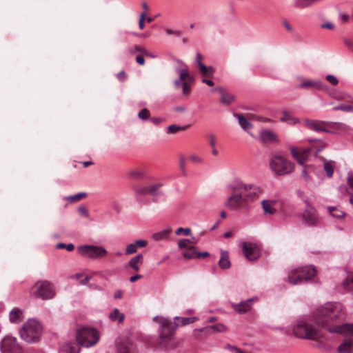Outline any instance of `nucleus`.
I'll return each instance as SVG.
<instances>
[{"mask_svg": "<svg viewBox=\"0 0 353 353\" xmlns=\"http://www.w3.org/2000/svg\"><path fill=\"white\" fill-rule=\"evenodd\" d=\"M344 305L339 302L327 303L319 307L310 316L299 319L294 327V334L301 339L325 340L324 334L312 323L326 328L330 333L353 336V323L340 324L345 317Z\"/></svg>", "mask_w": 353, "mask_h": 353, "instance_id": "obj_1", "label": "nucleus"}, {"mask_svg": "<svg viewBox=\"0 0 353 353\" xmlns=\"http://www.w3.org/2000/svg\"><path fill=\"white\" fill-rule=\"evenodd\" d=\"M174 319L178 321V323L171 321L168 318L161 316H156L153 318V321L159 324L160 343L162 346L166 345L172 340L179 325H186L199 319L195 316H176Z\"/></svg>", "mask_w": 353, "mask_h": 353, "instance_id": "obj_2", "label": "nucleus"}, {"mask_svg": "<svg viewBox=\"0 0 353 353\" xmlns=\"http://www.w3.org/2000/svg\"><path fill=\"white\" fill-rule=\"evenodd\" d=\"M43 332V324L34 318L27 320L19 331L21 338L30 343L40 341Z\"/></svg>", "mask_w": 353, "mask_h": 353, "instance_id": "obj_3", "label": "nucleus"}, {"mask_svg": "<svg viewBox=\"0 0 353 353\" xmlns=\"http://www.w3.org/2000/svg\"><path fill=\"white\" fill-rule=\"evenodd\" d=\"M316 274V269L312 265L297 268L289 271L288 276L284 279L292 285H299L304 281L311 280Z\"/></svg>", "mask_w": 353, "mask_h": 353, "instance_id": "obj_4", "label": "nucleus"}, {"mask_svg": "<svg viewBox=\"0 0 353 353\" xmlns=\"http://www.w3.org/2000/svg\"><path fill=\"white\" fill-rule=\"evenodd\" d=\"M99 331L92 327H81L76 331V339L79 345L84 347H91L99 341Z\"/></svg>", "mask_w": 353, "mask_h": 353, "instance_id": "obj_5", "label": "nucleus"}, {"mask_svg": "<svg viewBox=\"0 0 353 353\" xmlns=\"http://www.w3.org/2000/svg\"><path fill=\"white\" fill-rule=\"evenodd\" d=\"M269 163L271 170L276 175L288 174L294 170L293 163L281 154L272 156L270 159Z\"/></svg>", "mask_w": 353, "mask_h": 353, "instance_id": "obj_6", "label": "nucleus"}, {"mask_svg": "<svg viewBox=\"0 0 353 353\" xmlns=\"http://www.w3.org/2000/svg\"><path fill=\"white\" fill-rule=\"evenodd\" d=\"M32 295L42 300H49L55 295V291L52 284L48 281H39L32 288Z\"/></svg>", "mask_w": 353, "mask_h": 353, "instance_id": "obj_7", "label": "nucleus"}, {"mask_svg": "<svg viewBox=\"0 0 353 353\" xmlns=\"http://www.w3.org/2000/svg\"><path fill=\"white\" fill-rule=\"evenodd\" d=\"M79 253L85 257L90 259L101 258L107 255V250L100 245H83L77 247Z\"/></svg>", "mask_w": 353, "mask_h": 353, "instance_id": "obj_8", "label": "nucleus"}, {"mask_svg": "<svg viewBox=\"0 0 353 353\" xmlns=\"http://www.w3.org/2000/svg\"><path fill=\"white\" fill-rule=\"evenodd\" d=\"M305 208L302 213L298 214V217L303 219V224L307 226L316 225L319 222V216L316 209L311 205L307 199L305 200Z\"/></svg>", "mask_w": 353, "mask_h": 353, "instance_id": "obj_9", "label": "nucleus"}, {"mask_svg": "<svg viewBox=\"0 0 353 353\" xmlns=\"http://www.w3.org/2000/svg\"><path fill=\"white\" fill-rule=\"evenodd\" d=\"M243 252L246 259L254 261L259 258L261 250L259 247L252 242L244 241L241 243Z\"/></svg>", "mask_w": 353, "mask_h": 353, "instance_id": "obj_10", "label": "nucleus"}, {"mask_svg": "<svg viewBox=\"0 0 353 353\" xmlns=\"http://www.w3.org/2000/svg\"><path fill=\"white\" fill-rule=\"evenodd\" d=\"M1 353H19L20 347L14 337L6 336L0 343Z\"/></svg>", "mask_w": 353, "mask_h": 353, "instance_id": "obj_11", "label": "nucleus"}, {"mask_svg": "<svg viewBox=\"0 0 353 353\" xmlns=\"http://www.w3.org/2000/svg\"><path fill=\"white\" fill-rule=\"evenodd\" d=\"M303 123L310 130L316 132H323L327 133L331 132L329 131V129L327 128V121L305 119H304Z\"/></svg>", "mask_w": 353, "mask_h": 353, "instance_id": "obj_12", "label": "nucleus"}, {"mask_svg": "<svg viewBox=\"0 0 353 353\" xmlns=\"http://www.w3.org/2000/svg\"><path fill=\"white\" fill-rule=\"evenodd\" d=\"M299 88H312L319 90H327V85L321 79H303L301 82L298 85Z\"/></svg>", "mask_w": 353, "mask_h": 353, "instance_id": "obj_13", "label": "nucleus"}, {"mask_svg": "<svg viewBox=\"0 0 353 353\" xmlns=\"http://www.w3.org/2000/svg\"><path fill=\"white\" fill-rule=\"evenodd\" d=\"M245 202H246V200L243 192H239V193H233L230 195L225 203V205L231 210H236Z\"/></svg>", "mask_w": 353, "mask_h": 353, "instance_id": "obj_14", "label": "nucleus"}, {"mask_svg": "<svg viewBox=\"0 0 353 353\" xmlns=\"http://www.w3.org/2000/svg\"><path fill=\"white\" fill-rule=\"evenodd\" d=\"M257 301L256 297L250 298L239 303H232V307L239 314H242L250 311L252 307L253 301Z\"/></svg>", "mask_w": 353, "mask_h": 353, "instance_id": "obj_15", "label": "nucleus"}, {"mask_svg": "<svg viewBox=\"0 0 353 353\" xmlns=\"http://www.w3.org/2000/svg\"><path fill=\"white\" fill-rule=\"evenodd\" d=\"M212 91H217L220 95V103L225 105H229L234 101L235 97L230 93L225 88L220 86L214 88Z\"/></svg>", "mask_w": 353, "mask_h": 353, "instance_id": "obj_16", "label": "nucleus"}, {"mask_svg": "<svg viewBox=\"0 0 353 353\" xmlns=\"http://www.w3.org/2000/svg\"><path fill=\"white\" fill-rule=\"evenodd\" d=\"M310 148H307L302 150H299L296 147L291 146L290 150L292 156L297 161L300 165H304L307 156L308 152L310 151Z\"/></svg>", "mask_w": 353, "mask_h": 353, "instance_id": "obj_17", "label": "nucleus"}, {"mask_svg": "<svg viewBox=\"0 0 353 353\" xmlns=\"http://www.w3.org/2000/svg\"><path fill=\"white\" fill-rule=\"evenodd\" d=\"M248 186H250V188H248L243 192L244 197L246 201L250 200H254L261 194V188L254 184H248Z\"/></svg>", "mask_w": 353, "mask_h": 353, "instance_id": "obj_18", "label": "nucleus"}, {"mask_svg": "<svg viewBox=\"0 0 353 353\" xmlns=\"http://www.w3.org/2000/svg\"><path fill=\"white\" fill-rule=\"evenodd\" d=\"M259 139L263 143L278 142L277 135L271 130H263L259 134Z\"/></svg>", "mask_w": 353, "mask_h": 353, "instance_id": "obj_19", "label": "nucleus"}, {"mask_svg": "<svg viewBox=\"0 0 353 353\" xmlns=\"http://www.w3.org/2000/svg\"><path fill=\"white\" fill-rule=\"evenodd\" d=\"M327 128L330 132L329 134H337L346 131L348 129L347 125L341 122L328 121Z\"/></svg>", "mask_w": 353, "mask_h": 353, "instance_id": "obj_20", "label": "nucleus"}, {"mask_svg": "<svg viewBox=\"0 0 353 353\" xmlns=\"http://www.w3.org/2000/svg\"><path fill=\"white\" fill-rule=\"evenodd\" d=\"M148 242L145 240H137L128 244L126 246L125 254L129 255L137 252L138 248H144L147 245Z\"/></svg>", "mask_w": 353, "mask_h": 353, "instance_id": "obj_21", "label": "nucleus"}, {"mask_svg": "<svg viewBox=\"0 0 353 353\" xmlns=\"http://www.w3.org/2000/svg\"><path fill=\"white\" fill-rule=\"evenodd\" d=\"M233 116L237 119L241 128L244 131L249 132L252 129V124L243 114L234 113Z\"/></svg>", "mask_w": 353, "mask_h": 353, "instance_id": "obj_22", "label": "nucleus"}, {"mask_svg": "<svg viewBox=\"0 0 353 353\" xmlns=\"http://www.w3.org/2000/svg\"><path fill=\"white\" fill-rule=\"evenodd\" d=\"M172 231V230L170 227H167L161 231L154 233L152 234V239L156 241L168 240L170 238Z\"/></svg>", "mask_w": 353, "mask_h": 353, "instance_id": "obj_23", "label": "nucleus"}, {"mask_svg": "<svg viewBox=\"0 0 353 353\" xmlns=\"http://www.w3.org/2000/svg\"><path fill=\"white\" fill-rule=\"evenodd\" d=\"M276 200H263L261 201L262 208L265 214H274L276 212L275 205Z\"/></svg>", "mask_w": 353, "mask_h": 353, "instance_id": "obj_24", "label": "nucleus"}, {"mask_svg": "<svg viewBox=\"0 0 353 353\" xmlns=\"http://www.w3.org/2000/svg\"><path fill=\"white\" fill-rule=\"evenodd\" d=\"M280 121L286 123L288 125H295L300 122L299 119L294 117L291 113H290L288 110L282 111V117L280 118Z\"/></svg>", "mask_w": 353, "mask_h": 353, "instance_id": "obj_25", "label": "nucleus"}, {"mask_svg": "<svg viewBox=\"0 0 353 353\" xmlns=\"http://www.w3.org/2000/svg\"><path fill=\"white\" fill-rule=\"evenodd\" d=\"M134 350L133 343L128 340L122 341L117 347L118 353H134Z\"/></svg>", "mask_w": 353, "mask_h": 353, "instance_id": "obj_26", "label": "nucleus"}, {"mask_svg": "<svg viewBox=\"0 0 353 353\" xmlns=\"http://www.w3.org/2000/svg\"><path fill=\"white\" fill-rule=\"evenodd\" d=\"M339 353H353V338L346 339L338 347Z\"/></svg>", "mask_w": 353, "mask_h": 353, "instance_id": "obj_27", "label": "nucleus"}, {"mask_svg": "<svg viewBox=\"0 0 353 353\" xmlns=\"http://www.w3.org/2000/svg\"><path fill=\"white\" fill-rule=\"evenodd\" d=\"M23 318V311L18 307H14L10 312L9 319L11 323H18L22 321Z\"/></svg>", "mask_w": 353, "mask_h": 353, "instance_id": "obj_28", "label": "nucleus"}, {"mask_svg": "<svg viewBox=\"0 0 353 353\" xmlns=\"http://www.w3.org/2000/svg\"><path fill=\"white\" fill-rule=\"evenodd\" d=\"M230 265L231 263L229 259V252L228 251L222 250L219 260V266L221 269L227 270L230 268Z\"/></svg>", "mask_w": 353, "mask_h": 353, "instance_id": "obj_29", "label": "nucleus"}, {"mask_svg": "<svg viewBox=\"0 0 353 353\" xmlns=\"http://www.w3.org/2000/svg\"><path fill=\"white\" fill-rule=\"evenodd\" d=\"M59 353H79V347L75 343H67L61 347Z\"/></svg>", "mask_w": 353, "mask_h": 353, "instance_id": "obj_30", "label": "nucleus"}, {"mask_svg": "<svg viewBox=\"0 0 353 353\" xmlns=\"http://www.w3.org/2000/svg\"><path fill=\"white\" fill-rule=\"evenodd\" d=\"M143 256L142 254H139L132 257L128 262L130 268L134 271L138 272L139 270V264H141L143 263Z\"/></svg>", "mask_w": 353, "mask_h": 353, "instance_id": "obj_31", "label": "nucleus"}, {"mask_svg": "<svg viewBox=\"0 0 353 353\" xmlns=\"http://www.w3.org/2000/svg\"><path fill=\"white\" fill-rule=\"evenodd\" d=\"M327 211L332 216L336 219H341L346 214L344 211L337 206H329L327 207Z\"/></svg>", "mask_w": 353, "mask_h": 353, "instance_id": "obj_32", "label": "nucleus"}, {"mask_svg": "<svg viewBox=\"0 0 353 353\" xmlns=\"http://www.w3.org/2000/svg\"><path fill=\"white\" fill-rule=\"evenodd\" d=\"M109 318L112 321H117L121 323L123 321L125 315L123 313H120L117 308H114L111 312H110Z\"/></svg>", "mask_w": 353, "mask_h": 353, "instance_id": "obj_33", "label": "nucleus"}, {"mask_svg": "<svg viewBox=\"0 0 353 353\" xmlns=\"http://www.w3.org/2000/svg\"><path fill=\"white\" fill-rule=\"evenodd\" d=\"M176 72L179 75V79L183 81V82L186 81L185 79L188 78H190V81L192 80L189 74L188 66L186 65H183V67L176 68Z\"/></svg>", "mask_w": 353, "mask_h": 353, "instance_id": "obj_34", "label": "nucleus"}, {"mask_svg": "<svg viewBox=\"0 0 353 353\" xmlns=\"http://www.w3.org/2000/svg\"><path fill=\"white\" fill-rule=\"evenodd\" d=\"M161 186V183H155V184L149 185L148 186L149 194L151 196L157 198L158 196H159L161 194V192L159 190Z\"/></svg>", "mask_w": 353, "mask_h": 353, "instance_id": "obj_35", "label": "nucleus"}, {"mask_svg": "<svg viewBox=\"0 0 353 353\" xmlns=\"http://www.w3.org/2000/svg\"><path fill=\"white\" fill-rule=\"evenodd\" d=\"M248 184L244 183L240 179H235L233 181V189L239 190L240 192L250 188V186H248Z\"/></svg>", "mask_w": 353, "mask_h": 353, "instance_id": "obj_36", "label": "nucleus"}, {"mask_svg": "<svg viewBox=\"0 0 353 353\" xmlns=\"http://www.w3.org/2000/svg\"><path fill=\"white\" fill-rule=\"evenodd\" d=\"M334 162L332 161H325L323 163V168L325 171L327 176L331 178L334 172Z\"/></svg>", "mask_w": 353, "mask_h": 353, "instance_id": "obj_37", "label": "nucleus"}, {"mask_svg": "<svg viewBox=\"0 0 353 353\" xmlns=\"http://www.w3.org/2000/svg\"><path fill=\"white\" fill-rule=\"evenodd\" d=\"M201 74L205 77H212L214 73V69L212 66H206L205 65H201L199 67Z\"/></svg>", "mask_w": 353, "mask_h": 353, "instance_id": "obj_38", "label": "nucleus"}, {"mask_svg": "<svg viewBox=\"0 0 353 353\" xmlns=\"http://www.w3.org/2000/svg\"><path fill=\"white\" fill-rule=\"evenodd\" d=\"M343 285L346 290H353V272L348 274L346 279L343 281Z\"/></svg>", "mask_w": 353, "mask_h": 353, "instance_id": "obj_39", "label": "nucleus"}, {"mask_svg": "<svg viewBox=\"0 0 353 353\" xmlns=\"http://www.w3.org/2000/svg\"><path fill=\"white\" fill-rule=\"evenodd\" d=\"M187 128H188V126H180V125L173 124V125H170L168 128L166 132L168 134H176L181 130H186Z\"/></svg>", "mask_w": 353, "mask_h": 353, "instance_id": "obj_40", "label": "nucleus"}, {"mask_svg": "<svg viewBox=\"0 0 353 353\" xmlns=\"http://www.w3.org/2000/svg\"><path fill=\"white\" fill-rule=\"evenodd\" d=\"M208 139H209V143H210V145L211 146L212 148V154L214 155V156H217L218 154H219V152L218 150L216 149L215 148V145H216V139H215V136L214 134H208Z\"/></svg>", "mask_w": 353, "mask_h": 353, "instance_id": "obj_41", "label": "nucleus"}, {"mask_svg": "<svg viewBox=\"0 0 353 353\" xmlns=\"http://www.w3.org/2000/svg\"><path fill=\"white\" fill-rule=\"evenodd\" d=\"M183 256L188 259L196 258V250L195 247L190 246L185 251H184Z\"/></svg>", "mask_w": 353, "mask_h": 353, "instance_id": "obj_42", "label": "nucleus"}, {"mask_svg": "<svg viewBox=\"0 0 353 353\" xmlns=\"http://www.w3.org/2000/svg\"><path fill=\"white\" fill-rule=\"evenodd\" d=\"M86 196V193L85 192H79L74 195H70L68 196L64 197V199L70 202H74L78 200H80L81 199L85 197Z\"/></svg>", "mask_w": 353, "mask_h": 353, "instance_id": "obj_43", "label": "nucleus"}, {"mask_svg": "<svg viewBox=\"0 0 353 353\" xmlns=\"http://www.w3.org/2000/svg\"><path fill=\"white\" fill-rule=\"evenodd\" d=\"M334 110H342L347 112H353V105L341 103L333 108Z\"/></svg>", "mask_w": 353, "mask_h": 353, "instance_id": "obj_44", "label": "nucleus"}, {"mask_svg": "<svg viewBox=\"0 0 353 353\" xmlns=\"http://www.w3.org/2000/svg\"><path fill=\"white\" fill-rule=\"evenodd\" d=\"M214 332H223L226 330V326L222 323H217L209 327Z\"/></svg>", "mask_w": 353, "mask_h": 353, "instance_id": "obj_45", "label": "nucleus"}, {"mask_svg": "<svg viewBox=\"0 0 353 353\" xmlns=\"http://www.w3.org/2000/svg\"><path fill=\"white\" fill-rule=\"evenodd\" d=\"M128 51L129 53H130L132 54H135L137 52H139L142 54L143 53H146V49H145L144 48H142L140 46H135L134 48H129L128 49Z\"/></svg>", "mask_w": 353, "mask_h": 353, "instance_id": "obj_46", "label": "nucleus"}, {"mask_svg": "<svg viewBox=\"0 0 353 353\" xmlns=\"http://www.w3.org/2000/svg\"><path fill=\"white\" fill-rule=\"evenodd\" d=\"M138 117L141 120H146L150 117V112L147 108H143L138 113Z\"/></svg>", "mask_w": 353, "mask_h": 353, "instance_id": "obj_47", "label": "nucleus"}, {"mask_svg": "<svg viewBox=\"0 0 353 353\" xmlns=\"http://www.w3.org/2000/svg\"><path fill=\"white\" fill-rule=\"evenodd\" d=\"M182 88H183V94L184 96H188L191 91L192 87L191 83L188 81H183L182 83Z\"/></svg>", "mask_w": 353, "mask_h": 353, "instance_id": "obj_48", "label": "nucleus"}, {"mask_svg": "<svg viewBox=\"0 0 353 353\" xmlns=\"http://www.w3.org/2000/svg\"><path fill=\"white\" fill-rule=\"evenodd\" d=\"M57 248L63 249L65 248L68 251H72L74 248V246L72 243L65 244L63 243H60L57 245Z\"/></svg>", "mask_w": 353, "mask_h": 353, "instance_id": "obj_49", "label": "nucleus"}, {"mask_svg": "<svg viewBox=\"0 0 353 353\" xmlns=\"http://www.w3.org/2000/svg\"><path fill=\"white\" fill-rule=\"evenodd\" d=\"M182 233H183L186 236H188L191 234V230L189 228H179L175 232V234L176 235H181Z\"/></svg>", "mask_w": 353, "mask_h": 353, "instance_id": "obj_50", "label": "nucleus"}, {"mask_svg": "<svg viewBox=\"0 0 353 353\" xmlns=\"http://www.w3.org/2000/svg\"><path fill=\"white\" fill-rule=\"evenodd\" d=\"M189 159L194 163L200 164L203 163L202 158L197 154H192L190 156Z\"/></svg>", "mask_w": 353, "mask_h": 353, "instance_id": "obj_51", "label": "nucleus"}, {"mask_svg": "<svg viewBox=\"0 0 353 353\" xmlns=\"http://www.w3.org/2000/svg\"><path fill=\"white\" fill-rule=\"evenodd\" d=\"M143 172L139 170H130L128 172V176L132 178H139L142 176Z\"/></svg>", "mask_w": 353, "mask_h": 353, "instance_id": "obj_52", "label": "nucleus"}, {"mask_svg": "<svg viewBox=\"0 0 353 353\" xmlns=\"http://www.w3.org/2000/svg\"><path fill=\"white\" fill-rule=\"evenodd\" d=\"M326 80L333 85L338 84L339 81L336 77L332 74H327L325 77Z\"/></svg>", "mask_w": 353, "mask_h": 353, "instance_id": "obj_53", "label": "nucleus"}, {"mask_svg": "<svg viewBox=\"0 0 353 353\" xmlns=\"http://www.w3.org/2000/svg\"><path fill=\"white\" fill-rule=\"evenodd\" d=\"M190 243V241L187 239H181L178 242V246L180 249L185 248L188 246V245Z\"/></svg>", "mask_w": 353, "mask_h": 353, "instance_id": "obj_54", "label": "nucleus"}, {"mask_svg": "<svg viewBox=\"0 0 353 353\" xmlns=\"http://www.w3.org/2000/svg\"><path fill=\"white\" fill-rule=\"evenodd\" d=\"M343 41L347 48L353 52V39L346 38Z\"/></svg>", "mask_w": 353, "mask_h": 353, "instance_id": "obj_55", "label": "nucleus"}, {"mask_svg": "<svg viewBox=\"0 0 353 353\" xmlns=\"http://www.w3.org/2000/svg\"><path fill=\"white\" fill-rule=\"evenodd\" d=\"M78 212L80 213L81 215H82L85 217H88V216H89L88 210L84 206H80L78 208Z\"/></svg>", "mask_w": 353, "mask_h": 353, "instance_id": "obj_56", "label": "nucleus"}, {"mask_svg": "<svg viewBox=\"0 0 353 353\" xmlns=\"http://www.w3.org/2000/svg\"><path fill=\"white\" fill-rule=\"evenodd\" d=\"M145 17V13L143 12L140 15L139 21V27L141 30L144 28V19Z\"/></svg>", "mask_w": 353, "mask_h": 353, "instance_id": "obj_57", "label": "nucleus"}, {"mask_svg": "<svg viewBox=\"0 0 353 353\" xmlns=\"http://www.w3.org/2000/svg\"><path fill=\"white\" fill-rule=\"evenodd\" d=\"M227 348L232 352V353H245L243 352V351H241L239 348L235 347V346H232V345H228L227 346Z\"/></svg>", "mask_w": 353, "mask_h": 353, "instance_id": "obj_58", "label": "nucleus"}, {"mask_svg": "<svg viewBox=\"0 0 353 353\" xmlns=\"http://www.w3.org/2000/svg\"><path fill=\"white\" fill-rule=\"evenodd\" d=\"M202 59V55L201 53L197 52L196 54V58H195V62L196 63L198 68L201 66V65H203V63L201 62Z\"/></svg>", "mask_w": 353, "mask_h": 353, "instance_id": "obj_59", "label": "nucleus"}, {"mask_svg": "<svg viewBox=\"0 0 353 353\" xmlns=\"http://www.w3.org/2000/svg\"><path fill=\"white\" fill-rule=\"evenodd\" d=\"M137 192L139 194H149L148 186L140 188Z\"/></svg>", "mask_w": 353, "mask_h": 353, "instance_id": "obj_60", "label": "nucleus"}, {"mask_svg": "<svg viewBox=\"0 0 353 353\" xmlns=\"http://www.w3.org/2000/svg\"><path fill=\"white\" fill-rule=\"evenodd\" d=\"M347 184L353 188V171L350 172L347 176Z\"/></svg>", "mask_w": 353, "mask_h": 353, "instance_id": "obj_61", "label": "nucleus"}, {"mask_svg": "<svg viewBox=\"0 0 353 353\" xmlns=\"http://www.w3.org/2000/svg\"><path fill=\"white\" fill-rule=\"evenodd\" d=\"M165 32L169 35L174 34L177 37H179L180 34H181L179 30H171V29H166Z\"/></svg>", "mask_w": 353, "mask_h": 353, "instance_id": "obj_62", "label": "nucleus"}, {"mask_svg": "<svg viewBox=\"0 0 353 353\" xmlns=\"http://www.w3.org/2000/svg\"><path fill=\"white\" fill-rule=\"evenodd\" d=\"M321 28H327L329 30H332L334 28V25L330 22H326L321 26Z\"/></svg>", "mask_w": 353, "mask_h": 353, "instance_id": "obj_63", "label": "nucleus"}, {"mask_svg": "<svg viewBox=\"0 0 353 353\" xmlns=\"http://www.w3.org/2000/svg\"><path fill=\"white\" fill-rule=\"evenodd\" d=\"M117 78L120 80V81H124L126 79V74L125 73V72L123 71H121L120 72H119L117 74Z\"/></svg>", "mask_w": 353, "mask_h": 353, "instance_id": "obj_64", "label": "nucleus"}]
</instances>
